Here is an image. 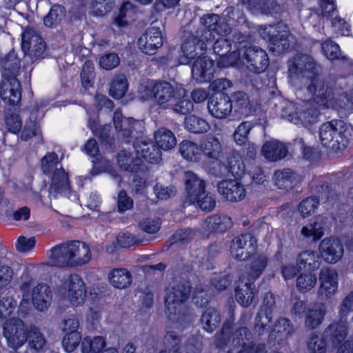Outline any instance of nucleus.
<instances>
[{"label": "nucleus", "instance_id": "obj_1", "mask_svg": "<svg viewBox=\"0 0 353 353\" xmlns=\"http://www.w3.org/2000/svg\"><path fill=\"white\" fill-rule=\"evenodd\" d=\"M315 63L312 57L307 54H299L289 65V72L293 77H310L307 90L310 95V104L296 105L292 102L287 103L289 110L288 120L298 125L307 126L316 121L319 110L323 108H345L347 102L353 103V95L347 98L345 95L336 94L332 88L321 81L317 77H313Z\"/></svg>", "mask_w": 353, "mask_h": 353}, {"label": "nucleus", "instance_id": "obj_2", "mask_svg": "<svg viewBox=\"0 0 353 353\" xmlns=\"http://www.w3.org/2000/svg\"><path fill=\"white\" fill-rule=\"evenodd\" d=\"M113 122L118 137L123 139H136L134 143V150L136 158H132L131 154L122 151L118 154L117 162L120 168L127 171H137L143 160L150 163H157L161 161V153L159 148L152 143L145 140H139V134L144 130V123L142 120H136L132 117H123L121 112L117 110L114 113ZM143 139L142 137H140Z\"/></svg>", "mask_w": 353, "mask_h": 353}, {"label": "nucleus", "instance_id": "obj_3", "mask_svg": "<svg viewBox=\"0 0 353 353\" xmlns=\"http://www.w3.org/2000/svg\"><path fill=\"white\" fill-rule=\"evenodd\" d=\"M353 308V292L350 293L343 301L339 314V321L330 325L325 331L324 336H314L308 343V349L312 353H325L326 346L339 347L337 353H353V344L349 341L342 342L347 335L346 317Z\"/></svg>", "mask_w": 353, "mask_h": 353}, {"label": "nucleus", "instance_id": "obj_4", "mask_svg": "<svg viewBox=\"0 0 353 353\" xmlns=\"http://www.w3.org/2000/svg\"><path fill=\"white\" fill-rule=\"evenodd\" d=\"M43 172L52 178L50 194L54 197L66 196L71 201L78 199L77 194L72 192L68 174L62 169L58 161V156L54 152H49L41 160Z\"/></svg>", "mask_w": 353, "mask_h": 353}, {"label": "nucleus", "instance_id": "obj_5", "mask_svg": "<svg viewBox=\"0 0 353 353\" xmlns=\"http://www.w3.org/2000/svg\"><path fill=\"white\" fill-rule=\"evenodd\" d=\"M138 94L143 101L154 99L162 108H168L176 100V94L183 97L185 90L181 87L174 88L167 81L148 80L139 85Z\"/></svg>", "mask_w": 353, "mask_h": 353}, {"label": "nucleus", "instance_id": "obj_6", "mask_svg": "<svg viewBox=\"0 0 353 353\" xmlns=\"http://www.w3.org/2000/svg\"><path fill=\"white\" fill-rule=\"evenodd\" d=\"M319 136L323 146L340 150L347 146L353 136V128L341 121L327 122L321 125Z\"/></svg>", "mask_w": 353, "mask_h": 353}, {"label": "nucleus", "instance_id": "obj_7", "mask_svg": "<svg viewBox=\"0 0 353 353\" xmlns=\"http://www.w3.org/2000/svg\"><path fill=\"white\" fill-rule=\"evenodd\" d=\"M54 294L58 299L67 301L71 306L80 307L86 300V285L80 276L70 274L56 285Z\"/></svg>", "mask_w": 353, "mask_h": 353}, {"label": "nucleus", "instance_id": "obj_8", "mask_svg": "<svg viewBox=\"0 0 353 353\" xmlns=\"http://www.w3.org/2000/svg\"><path fill=\"white\" fill-rule=\"evenodd\" d=\"M186 201L191 204L196 203L204 211L212 210L216 205L214 195L205 192V183L191 171L185 174Z\"/></svg>", "mask_w": 353, "mask_h": 353}, {"label": "nucleus", "instance_id": "obj_9", "mask_svg": "<svg viewBox=\"0 0 353 353\" xmlns=\"http://www.w3.org/2000/svg\"><path fill=\"white\" fill-rule=\"evenodd\" d=\"M259 33L263 39L268 42L270 50L274 52H283L290 47L289 29L283 23L261 26Z\"/></svg>", "mask_w": 353, "mask_h": 353}, {"label": "nucleus", "instance_id": "obj_10", "mask_svg": "<svg viewBox=\"0 0 353 353\" xmlns=\"http://www.w3.org/2000/svg\"><path fill=\"white\" fill-rule=\"evenodd\" d=\"M190 292V286L176 282L171 283L165 289V310L170 319L172 316L180 314L183 303Z\"/></svg>", "mask_w": 353, "mask_h": 353}, {"label": "nucleus", "instance_id": "obj_11", "mask_svg": "<svg viewBox=\"0 0 353 353\" xmlns=\"http://www.w3.org/2000/svg\"><path fill=\"white\" fill-rule=\"evenodd\" d=\"M238 43L239 46H241V41H239ZM234 48H236V50L228 54L232 48L231 43L225 38L217 39L214 44L213 50L214 53L219 56L217 61V65L219 67L241 68L242 61L240 57V53L242 49L240 48V46L237 47L236 43L234 45Z\"/></svg>", "mask_w": 353, "mask_h": 353}, {"label": "nucleus", "instance_id": "obj_12", "mask_svg": "<svg viewBox=\"0 0 353 353\" xmlns=\"http://www.w3.org/2000/svg\"><path fill=\"white\" fill-rule=\"evenodd\" d=\"M3 336L6 339L8 345L17 350L26 343L28 332L21 320L11 318L4 323Z\"/></svg>", "mask_w": 353, "mask_h": 353}, {"label": "nucleus", "instance_id": "obj_13", "mask_svg": "<svg viewBox=\"0 0 353 353\" xmlns=\"http://www.w3.org/2000/svg\"><path fill=\"white\" fill-rule=\"evenodd\" d=\"M201 23L205 26L201 37L206 41H212L219 38H224L230 33L231 29L228 23L221 21L219 15L210 14L201 18Z\"/></svg>", "mask_w": 353, "mask_h": 353}, {"label": "nucleus", "instance_id": "obj_14", "mask_svg": "<svg viewBox=\"0 0 353 353\" xmlns=\"http://www.w3.org/2000/svg\"><path fill=\"white\" fill-rule=\"evenodd\" d=\"M242 65L254 73L264 72L269 65V59L265 50L258 47H249L243 52Z\"/></svg>", "mask_w": 353, "mask_h": 353}, {"label": "nucleus", "instance_id": "obj_15", "mask_svg": "<svg viewBox=\"0 0 353 353\" xmlns=\"http://www.w3.org/2000/svg\"><path fill=\"white\" fill-rule=\"evenodd\" d=\"M95 100L98 103L97 107H96L93 111L90 108L87 110V112L89 115L88 126L95 135L104 141L106 137H109L110 126L103 125V127H98L97 114L99 111V106L101 109H102L103 107L112 108L113 104L112 101L102 94L97 95Z\"/></svg>", "mask_w": 353, "mask_h": 353}, {"label": "nucleus", "instance_id": "obj_16", "mask_svg": "<svg viewBox=\"0 0 353 353\" xmlns=\"http://www.w3.org/2000/svg\"><path fill=\"white\" fill-rule=\"evenodd\" d=\"M163 43L162 32L159 28L150 27L138 39V47L143 53L154 54Z\"/></svg>", "mask_w": 353, "mask_h": 353}, {"label": "nucleus", "instance_id": "obj_17", "mask_svg": "<svg viewBox=\"0 0 353 353\" xmlns=\"http://www.w3.org/2000/svg\"><path fill=\"white\" fill-rule=\"evenodd\" d=\"M205 39L197 40L191 37L185 40L181 45V54L179 57L180 64H188L198 57L203 55L207 48Z\"/></svg>", "mask_w": 353, "mask_h": 353}, {"label": "nucleus", "instance_id": "obj_18", "mask_svg": "<svg viewBox=\"0 0 353 353\" xmlns=\"http://www.w3.org/2000/svg\"><path fill=\"white\" fill-rule=\"evenodd\" d=\"M320 285L319 296L322 299H331L336 293L339 288L338 274L330 268H323L319 273Z\"/></svg>", "mask_w": 353, "mask_h": 353}, {"label": "nucleus", "instance_id": "obj_19", "mask_svg": "<svg viewBox=\"0 0 353 353\" xmlns=\"http://www.w3.org/2000/svg\"><path fill=\"white\" fill-rule=\"evenodd\" d=\"M256 241L250 234L236 236L230 246L232 256L238 260H244L255 251Z\"/></svg>", "mask_w": 353, "mask_h": 353}, {"label": "nucleus", "instance_id": "obj_20", "mask_svg": "<svg viewBox=\"0 0 353 353\" xmlns=\"http://www.w3.org/2000/svg\"><path fill=\"white\" fill-rule=\"evenodd\" d=\"M217 190L226 200L232 202L242 201L246 196L245 185L236 179H228L220 181Z\"/></svg>", "mask_w": 353, "mask_h": 353}, {"label": "nucleus", "instance_id": "obj_21", "mask_svg": "<svg viewBox=\"0 0 353 353\" xmlns=\"http://www.w3.org/2000/svg\"><path fill=\"white\" fill-rule=\"evenodd\" d=\"M319 252L322 259L330 263H335L343 254V247L337 238H325L319 244Z\"/></svg>", "mask_w": 353, "mask_h": 353}, {"label": "nucleus", "instance_id": "obj_22", "mask_svg": "<svg viewBox=\"0 0 353 353\" xmlns=\"http://www.w3.org/2000/svg\"><path fill=\"white\" fill-rule=\"evenodd\" d=\"M21 48L25 54L38 57L45 50L43 39L32 29H26L21 34Z\"/></svg>", "mask_w": 353, "mask_h": 353}, {"label": "nucleus", "instance_id": "obj_23", "mask_svg": "<svg viewBox=\"0 0 353 353\" xmlns=\"http://www.w3.org/2000/svg\"><path fill=\"white\" fill-rule=\"evenodd\" d=\"M192 65V75L198 83H205L212 79L214 75V63L208 57H198L194 59Z\"/></svg>", "mask_w": 353, "mask_h": 353}, {"label": "nucleus", "instance_id": "obj_24", "mask_svg": "<svg viewBox=\"0 0 353 353\" xmlns=\"http://www.w3.org/2000/svg\"><path fill=\"white\" fill-rule=\"evenodd\" d=\"M322 14L332 19L336 34L347 35L350 32V26L343 19L337 17L334 0H319Z\"/></svg>", "mask_w": 353, "mask_h": 353}, {"label": "nucleus", "instance_id": "obj_25", "mask_svg": "<svg viewBox=\"0 0 353 353\" xmlns=\"http://www.w3.org/2000/svg\"><path fill=\"white\" fill-rule=\"evenodd\" d=\"M232 108V101L227 95L211 97L208 99V109L214 118L226 119L230 115Z\"/></svg>", "mask_w": 353, "mask_h": 353}, {"label": "nucleus", "instance_id": "obj_26", "mask_svg": "<svg viewBox=\"0 0 353 353\" xmlns=\"http://www.w3.org/2000/svg\"><path fill=\"white\" fill-rule=\"evenodd\" d=\"M202 148L203 157L209 161L215 164L214 167L218 168L221 163L220 157L223 151V147L219 139L212 135L205 137L200 144Z\"/></svg>", "mask_w": 353, "mask_h": 353}, {"label": "nucleus", "instance_id": "obj_27", "mask_svg": "<svg viewBox=\"0 0 353 353\" xmlns=\"http://www.w3.org/2000/svg\"><path fill=\"white\" fill-rule=\"evenodd\" d=\"M0 96L6 103L17 104L21 97L19 81L12 77L5 79L0 88Z\"/></svg>", "mask_w": 353, "mask_h": 353}, {"label": "nucleus", "instance_id": "obj_28", "mask_svg": "<svg viewBox=\"0 0 353 353\" xmlns=\"http://www.w3.org/2000/svg\"><path fill=\"white\" fill-rule=\"evenodd\" d=\"M71 267L74 268L88 263L91 259V252L88 245L79 241L68 242Z\"/></svg>", "mask_w": 353, "mask_h": 353}, {"label": "nucleus", "instance_id": "obj_29", "mask_svg": "<svg viewBox=\"0 0 353 353\" xmlns=\"http://www.w3.org/2000/svg\"><path fill=\"white\" fill-rule=\"evenodd\" d=\"M245 165L242 157L238 154H232L228 159V167L219 163V167H212L210 172L216 176H223L230 171L233 176L241 177L245 172Z\"/></svg>", "mask_w": 353, "mask_h": 353}, {"label": "nucleus", "instance_id": "obj_30", "mask_svg": "<svg viewBox=\"0 0 353 353\" xmlns=\"http://www.w3.org/2000/svg\"><path fill=\"white\" fill-rule=\"evenodd\" d=\"M69 252L68 242L53 247L48 252V264L57 268H72Z\"/></svg>", "mask_w": 353, "mask_h": 353}, {"label": "nucleus", "instance_id": "obj_31", "mask_svg": "<svg viewBox=\"0 0 353 353\" xmlns=\"http://www.w3.org/2000/svg\"><path fill=\"white\" fill-rule=\"evenodd\" d=\"M274 305V297L272 293L265 294L263 299V306L256 317L255 330L259 334L265 331H268L272 319V307Z\"/></svg>", "mask_w": 353, "mask_h": 353}, {"label": "nucleus", "instance_id": "obj_32", "mask_svg": "<svg viewBox=\"0 0 353 353\" xmlns=\"http://www.w3.org/2000/svg\"><path fill=\"white\" fill-rule=\"evenodd\" d=\"M255 294L254 283L245 279V275H241L235 288V298L236 301L244 307H248L253 301Z\"/></svg>", "mask_w": 353, "mask_h": 353}, {"label": "nucleus", "instance_id": "obj_33", "mask_svg": "<svg viewBox=\"0 0 353 353\" xmlns=\"http://www.w3.org/2000/svg\"><path fill=\"white\" fill-rule=\"evenodd\" d=\"M261 154L269 161H277L286 157L287 146L279 140L271 139L266 141L261 150Z\"/></svg>", "mask_w": 353, "mask_h": 353}, {"label": "nucleus", "instance_id": "obj_34", "mask_svg": "<svg viewBox=\"0 0 353 353\" xmlns=\"http://www.w3.org/2000/svg\"><path fill=\"white\" fill-rule=\"evenodd\" d=\"M250 339V332L246 327L236 330L233 336V343L242 346L239 353H265L263 346L254 347Z\"/></svg>", "mask_w": 353, "mask_h": 353}, {"label": "nucleus", "instance_id": "obj_35", "mask_svg": "<svg viewBox=\"0 0 353 353\" xmlns=\"http://www.w3.org/2000/svg\"><path fill=\"white\" fill-rule=\"evenodd\" d=\"M244 8L254 14L277 12L279 7L274 0H242Z\"/></svg>", "mask_w": 353, "mask_h": 353}, {"label": "nucleus", "instance_id": "obj_36", "mask_svg": "<svg viewBox=\"0 0 353 353\" xmlns=\"http://www.w3.org/2000/svg\"><path fill=\"white\" fill-rule=\"evenodd\" d=\"M32 298L37 310H45L50 306L52 298L50 287L43 283L38 284L32 290Z\"/></svg>", "mask_w": 353, "mask_h": 353}, {"label": "nucleus", "instance_id": "obj_37", "mask_svg": "<svg viewBox=\"0 0 353 353\" xmlns=\"http://www.w3.org/2000/svg\"><path fill=\"white\" fill-rule=\"evenodd\" d=\"M325 221L321 216L312 219L309 223L302 227L301 234L305 239L314 241L319 240L325 232Z\"/></svg>", "mask_w": 353, "mask_h": 353}, {"label": "nucleus", "instance_id": "obj_38", "mask_svg": "<svg viewBox=\"0 0 353 353\" xmlns=\"http://www.w3.org/2000/svg\"><path fill=\"white\" fill-rule=\"evenodd\" d=\"M179 152L183 159L190 162H199L203 157L201 145L190 140H183L180 143Z\"/></svg>", "mask_w": 353, "mask_h": 353}, {"label": "nucleus", "instance_id": "obj_39", "mask_svg": "<svg viewBox=\"0 0 353 353\" xmlns=\"http://www.w3.org/2000/svg\"><path fill=\"white\" fill-rule=\"evenodd\" d=\"M268 258L264 255L254 257L245 268V279L253 282L259 278L267 265Z\"/></svg>", "mask_w": 353, "mask_h": 353}, {"label": "nucleus", "instance_id": "obj_40", "mask_svg": "<svg viewBox=\"0 0 353 353\" xmlns=\"http://www.w3.org/2000/svg\"><path fill=\"white\" fill-rule=\"evenodd\" d=\"M108 280L114 288L124 289L131 283L132 276L125 268H116L109 272Z\"/></svg>", "mask_w": 353, "mask_h": 353}, {"label": "nucleus", "instance_id": "obj_41", "mask_svg": "<svg viewBox=\"0 0 353 353\" xmlns=\"http://www.w3.org/2000/svg\"><path fill=\"white\" fill-rule=\"evenodd\" d=\"M184 126L188 131L194 134L205 133L210 128V125L205 119L194 114L185 117Z\"/></svg>", "mask_w": 353, "mask_h": 353}, {"label": "nucleus", "instance_id": "obj_42", "mask_svg": "<svg viewBox=\"0 0 353 353\" xmlns=\"http://www.w3.org/2000/svg\"><path fill=\"white\" fill-rule=\"evenodd\" d=\"M234 112L239 115L247 117L253 113L254 108L251 104L247 94L243 92H237L234 95Z\"/></svg>", "mask_w": 353, "mask_h": 353}, {"label": "nucleus", "instance_id": "obj_43", "mask_svg": "<svg viewBox=\"0 0 353 353\" xmlns=\"http://www.w3.org/2000/svg\"><path fill=\"white\" fill-rule=\"evenodd\" d=\"M154 138L158 146L164 150L174 148L176 144V139L172 131L162 128L154 134Z\"/></svg>", "mask_w": 353, "mask_h": 353}, {"label": "nucleus", "instance_id": "obj_44", "mask_svg": "<svg viewBox=\"0 0 353 353\" xmlns=\"http://www.w3.org/2000/svg\"><path fill=\"white\" fill-rule=\"evenodd\" d=\"M296 176L290 170H277L274 173V183L280 189H290L296 183Z\"/></svg>", "mask_w": 353, "mask_h": 353}, {"label": "nucleus", "instance_id": "obj_45", "mask_svg": "<svg viewBox=\"0 0 353 353\" xmlns=\"http://www.w3.org/2000/svg\"><path fill=\"white\" fill-rule=\"evenodd\" d=\"M83 151L85 154L89 155L90 157L94 158L92 160L93 163V165L94 168H100L101 165L103 164V167L102 168L103 171L108 172V168L107 166L109 165V162L106 160L100 159L98 157L99 155V148L97 143V141L94 139H90L87 141V143L84 145Z\"/></svg>", "mask_w": 353, "mask_h": 353}, {"label": "nucleus", "instance_id": "obj_46", "mask_svg": "<svg viewBox=\"0 0 353 353\" xmlns=\"http://www.w3.org/2000/svg\"><path fill=\"white\" fill-rule=\"evenodd\" d=\"M232 220L228 215H213L206 219V226L210 230L223 232L232 226Z\"/></svg>", "mask_w": 353, "mask_h": 353}, {"label": "nucleus", "instance_id": "obj_47", "mask_svg": "<svg viewBox=\"0 0 353 353\" xmlns=\"http://www.w3.org/2000/svg\"><path fill=\"white\" fill-rule=\"evenodd\" d=\"M128 84L126 78L123 75L116 76L112 81L109 94L115 99H121L126 93Z\"/></svg>", "mask_w": 353, "mask_h": 353}, {"label": "nucleus", "instance_id": "obj_48", "mask_svg": "<svg viewBox=\"0 0 353 353\" xmlns=\"http://www.w3.org/2000/svg\"><path fill=\"white\" fill-rule=\"evenodd\" d=\"M292 332V326L290 323L288 319L282 318L280 319L276 324L274 325V329L272 331L271 336L280 341L285 340L287 339Z\"/></svg>", "mask_w": 353, "mask_h": 353}, {"label": "nucleus", "instance_id": "obj_49", "mask_svg": "<svg viewBox=\"0 0 353 353\" xmlns=\"http://www.w3.org/2000/svg\"><path fill=\"white\" fill-rule=\"evenodd\" d=\"M220 323V315L219 312L213 309H208L201 316V324L203 328L209 332L214 331Z\"/></svg>", "mask_w": 353, "mask_h": 353}, {"label": "nucleus", "instance_id": "obj_50", "mask_svg": "<svg viewBox=\"0 0 353 353\" xmlns=\"http://www.w3.org/2000/svg\"><path fill=\"white\" fill-rule=\"evenodd\" d=\"M317 282V277L311 272L301 274L296 279L297 290L302 293H305L312 290Z\"/></svg>", "mask_w": 353, "mask_h": 353}, {"label": "nucleus", "instance_id": "obj_51", "mask_svg": "<svg viewBox=\"0 0 353 353\" xmlns=\"http://www.w3.org/2000/svg\"><path fill=\"white\" fill-rule=\"evenodd\" d=\"M297 265L299 269H316L319 265V257L314 252H304L299 256Z\"/></svg>", "mask_w": 353, "mask_h": 353}, {"label": "nucleus", "instance_id": "obj_52", "mask_svg": "<svg viewBox=\"0 0 353 353\" xmlns=\"http://www.w3.org/2000/svg\"><path fill=\"white\" fill-rule=\"evenodd\" d=\"M65 16L64 8L59 5L53 6L44 18V24L48 27L57 26Z\"/></svg>", "mask_w": 353, "mask_h": 353}, {"label": "nucleus", "instance_id": "obj_53", "mask_svg": "<svg viewBox=\"0 0 353 353\" xmlns=\"http://www.w3.org/2000/svg\"><path fill=\"white\" fill-rule=\"evenodd\" d=\"M181 339L174 331H168L164 336L165 350L160 351L159 353H179L180 349Z\"/></svg>", "mask_w": 353, "mask_h": 353}, {"label": "nucleus", "instance_id": "obj_54", "mask_svg": "<svg viewBox=\"0 0 353 353\" xmlns=\"http://www.w3.org/2000/svg\"><path fill=\"white\" fill-rule=\"evenodd\" d=\"M253 125L250 121L242 122L235 130L233 137L235 143L239 145L245 144L248 139V135Z\"/></svg>", "mask_w": 353, "mask_h": 353}, {"label": "nucleus", "instance_id": "obj_55", "mask_svg": "<svg viewBox=\"0 0 353 353\" xmlns=\"http://www.w3.org/2000/svg\"><path fill=\"white\" fill-rule=\"evenodd\" d=\"M319 201L318 199L311 196L303 200L298 206V210L303 218L313 214L319 205Z\"/></svg>", "mask_w": 353, "mask_h": 353}, {"label": "nucleus", "instance_id": "obj_56", "mask_svg": "<svg viewBox=\"0 0 353 353\" xmlns=\"http://www.w3.org/2000/svg\"><path fill=\"white\" fill-rule=\"evenodd\" d=\"M81 336L79 332H70L64 334L62 345L67 352H73L79 344Z\"/></svg>", "mask_w": 353, "mask_h": 353}, {"label": "nucleus", "instance_id": "obj_57", "mask_svg": "<svg viewBox=\"0 0 353 353\" xmlns=\"http://www.w3.org/2000/svg\"><path fill=\"white\" fill-rule=\"evenodd\" d=\"M134 14V10L130 2L124 3L117 17L115 18L114 23L117 26H123L127 23L126 19H131Z\"/></svg>", "mask_w": 353, "mask_h": 353}, {"label": "nucleus", "instance_id": "obj_58", "mask_svg": "<svg viewBox=\"0 0 353 353\" xmlns=\"http://www.w3.org/2000/svg\"><path fill=\"white\" fill-rule=\"evenodd\" d=\"M16 306L17 301L12 297H2L0 300V321L10 316Z\"/></svg>", "mask_w": 353, "mask_h": 353}, {"label": "nucleus", "instance_id": "obj_59", "mask_svg": "<svg viewBox=\"0 0 353 353\" xmlns=\"http://www.w3.org/2000/svg\"><path fill=\"white\" fill-rule=\"evenodd\" d=\"M35 244L36 239L34 236H20L16 241L15 248L19 252L26 253L31 251L34 248Z\"/></svg>", "mask_w": 353, "mask_h": 353}, {"label": "nucleus", "instance_id": "obj_60", "mask_svg": "<svg viewBox=\"0 0 353 353\" xmlns=\"http://www.w3.org/2000/svg\"><path fill=\"white\" fill-rule=\"evenodd\" d=\"M139 225L144 232L154 234L160 230L161 221L158 218L147 217L140 221Z\"/></svg>", "mask_w": 353, "mask_h": 353}, {"label": "nucleus", "instance_id": "obj_61", "mask_svg": "<svg viewBox=\"0 0 353 353\" xmlns=\"http://www.w3.org/2000/svg\"><path fill=\"white\" fill-rule=\"evenodd\" d=\"M112 9V5L107 0H95L91 3L90 13L95 16H102Z\"/></svg>", "mask_w": 353, "mask_h": 353}, {"label": "nucleus", "instance_id": "obj_62", "mask_svg": "<svg viewBox=\"0 0 353 353\" xmlns=\"http://www.w3.org/2000/svg\"><path fill=\"white\" fill-rule=\"evenodd\" d=\"M322 51L324 55L330 60L336 59L340 55L339 45L330 40H327L322 43Z\"/></svg>", "mask_w": 353, "mask_h": 353}, {"label": "nucleus", "instance_id": "obj_63", "mask_svg": "<svg viewBox=\"0 0 353 353\" xmlns=\"http://www.w3.org/2000/svg\"><path fill=\"white\" fill-rule=\"evenodd\" d=\"M324 315L325 312L321 307L310 310L305 321L307 326L312 329L315 328L321 323Z\"/></svg>", "mask_w": 353, "mask_h": 353}, {"label": "nucleus", "instance_id": "obj_64", "mask_svg": "<svg viewBox=\"0 0 353 353\" xmlns=\"http://www.w3.org/2000/svg\"><path fill=\"white\" fill-rule=\"evenodd\" d=\"M120 63V59L117 54L110 52L103 55L99 60V64L105 70H112L116 68Z\"/></svg>", "mask_w": 353, "mask_h": 353}]
</instances>
